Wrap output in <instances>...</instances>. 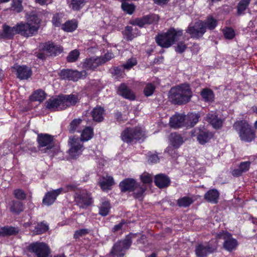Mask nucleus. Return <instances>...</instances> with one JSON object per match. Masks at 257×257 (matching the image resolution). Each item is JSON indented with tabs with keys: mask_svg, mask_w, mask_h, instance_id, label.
Masks as SVG:
<instances>
[{
	"mask_svg": "<svg viewBox=\"0 0 257 257\" xmlns=\"http://www.w3.org/2000/svg\"><path fill=\"white\" fill-rule=\"evenodd\" d=\"M40 20L35 15L30 16L26 23H20L16 25L18 34L30 37L36 34L40 28Z\"/></svg>",
	"mask_w": 257,
	"mask_h": 257,
	"instance_id": "3",
	"label": "nucleus"
},
{
	"mask_svg": "<svg viewBox=\"0 0 257 257\" xmlns=\"http://www.w3.org/2000/svg\"><path fill=\"white\" fill-rule=\"evenodd\" d=\"M101 65L100 57L99 56H93L84 60L82 63V67L85 70H94Z\"/></svg>",
	"mask_w": 257,
	"mask_h": 257,
	"instance_id": "20",
	"label": "nucleus"
},
{
	"mask_svg": "<svg viewBox=\"0 0 257 257\" xmlns=\"http://www.w3.org/2000/svg\"><path fill=\"white\" fill-rule=\"evenodd\" d=\"M40 150L44 153L54 155L58 150L54 137L48 134H40L37 139Z\"/></svg>",
	"mask_w": 257,
	"mask_h": 257,
	"instance_id": "6",
	"label": "nucleus"
},
{
	"mask_svg": "<svg viewBox=\"0 0 257 257\" xmlns=\"http://www.w3.org/2000/svg\"><path fill=\"white\" fill-rule=\"evenodd\" d=\"M137 64V61L136 58L129 59L122 66L125 69H130L134 66Z\"/></svg>",
	"mask_w": 257,
	"mask_h": 257,
	"instance_id": "53",
	"label": "nucleus"
},
{
	"mask_svg": "<svg viewBox=\"0 0 257 257\" xmlns=\"http://www.w3.org/2000/svg\"><path fill=\"white\" fill-rule=\"evenodd\" d=\"M88 232V230L86 229H81L79 230H77L75 232L74 237L75 238H79L80 236H82L83 235H85L86 233H87Z\"/></svg>",
	"mask_w": 257,
	"mask_h": 257,
	"instance_id": "60",
	"label": "nucleus"
},
{
	"mask_svg": "<svg viewBox=\"0 0 257 257\" xmlns=\"http://www.w3.org/2000/svg\"><path fill=\"white\" fill-rule=\"evenodd\" d=\"M219 197V193L215 189L209 190L204 195V199L212 203H216Z\"/></svg>",
	"mask_w": 257,
	"mask_h": 257,
	"instance_id": "32",
	"label": "nucleus"
},
{
	"mask_svg": "<svg viewBox=\"0 0 257 257\" xmlns=\"http://www.w3.org/2000/svg\"><path fill=\"white\" fill-rule=\"evenodd\" d=\"M223 34L226 39H232L235 36L234 30L230 28H226L223 30Z\"/></svg>",
	"mask_w": 257,
	"mask_h": 257,
	"instance_id": "52",
	"label": "nucleus"
},
{
	"mask_svg": "<svg viewBox=\"0 0 257 257\" xmlns=\"http://www.w3.org/2000/svg\"><path fill=\"white\" fill-rule=\"evenodd\" d=\"M186 49V46L183 42H180L178 44L176 48V51L178 53L183 52Z\"/></svg>",
	"mask_w": 257,
	"mask_h": 257,
	"instance_id": "62",
	"label": "nucleus"
},
{
	"mask_svg": "<svg viewBox=\"0 0 257 257\" xmlns=\"http://www.w3.org/2000/svg\"><path fill=\"white\" fill-rule=\"evenodd\" d=\"M24 209V207L22 203L20 201L14 202L13 205L11 207V211L19 213L22 211Z\"/></svg>",
	"mask_w": 257,
	"mask_h": 257,
	"instance_id": "47",
	"label": "nucleus"
},
{
	"mask_svg": "<svg viewBox=\"0 0 257 257\" xmlns=\"http://www.w3.org/2000/svg\"><path fill=\"white\" fill-rule=\"evenodd\" d=\"M63 15L62 14H57L55 15L52 20L53 25L55 27H59L63 22Z\"/></svg>",
	"mask_w": 257,
	"mask_h": 257,
	"instance_id": "50",
	"label": "nucleus"
},
{
	"mask_svg": "<svg viewBox=\"0 0 257 257\" xmlns=\"http://www.w3.org/2000/svg\"><path fill=\"white\" fill-rule=\"evenodd\" d=\"M40 47L43 50V53H40L37 54V57L39 59H44L45 58V55L56 56L60 54L63 51L62 48L58 45H54L53 43L47 42L41 44Z\"/></svg>",
	"mask_w": 257,
	"mask_h": 257,
	"instance_id": "10",
	"label": "nucleus"
},
{
	"mask_svg": "<svg viewBox=\"0 0 257 257\" xmlns=\"http://www.w3.org/2000/svg\"><path fill=\"white\" fill-rule=\"evenodd\" d=\"M16 34H18L16 26L12 28L8 26L4 25L3 26V33L0 34V39H10Z\"/></svg>",
	"mask_w": 257,
	"mask_h": 257,
	"instance_id": "31",
	"label": "nucleus"
},
{
	"mask_svg": "<svg viewBox=\"0 0 257 257\" xmlns=\"http://www.w3.org/2000/svg\"><path fill=\"white\" fill-rule=\"evenodd\" d=\"M158 20L159 17L157 15H148L142 18L137 19L133 20L131 22V24L135 26H138L140 27H143L145 25L157 22Z\"/></svg>",
	"mask_w": 257,
	"mask_h": 257,
	"instance_id": "19",
	"label": "nucleus"
},
{
	"mask_svg": "<svg viewBox=\"0 0 257 257\" xmlns=\"http://www.w3.org/2000/svg\"><path fill=\"white\" fill-rule=\"evenodd\" d=\"M29 249L35 253L36 257H51L48 246L42 242H36L29 245Z\"/></svg>",
	"mask_w": 257,
	"mask_h": 257,
	"instance_id": "11",
	"label": "nucleus"
},
{
	"mask_svg": "<svg viewBox=\"0 0 257 257\" xmlns=\"http://www.w3.org/2000/svg\"><path fill=\"white\" fill-rule=\"evenodd\" d=\"M77 24L75 20L68 21L62 25V29L65 32H71L76 29Z\"/></svg>",
	"mask_w": 257,
	"mask_h": 257,
	"instance_id": "37",
	"label": "nucleus"
},
{
	"mask_svg": "<svg viewBox=\"0 0 257 257\" xmlns=\"http://www.w3.org/2000/svg\"><path fill=\"white\" fill-rule=\"evenodd\" d=\"M199 117V115L197 113H190L187 115H184L185 126L187 127H193L198 121Z\"/></svg>",
	"mask_w": 257,
	"mask_h": 257,
	"instance_id": "30",
	"label": "nucleus"
},
{
	"mask_svg": "<svg viewBox=\"0 0 257 257\" xmlns=\"http://www.w3.org/2000/svg\"><path fill=\"white\" fill-rule=\"evenodd\" d=\"M170 145L175 149L179 148L184 143V140L181 136L177 133H172L170 136Z\"/></svg>",
	"mask_w": 257,
	"mask_h": 257,
	"instance_id": "28",
	"label": "nucleus"
},
{
	"mask_svg": "<svg viewBox=\"0 0 257 257\" xmlns=\"http://www.w3.org/2000/svg\"><path fill=\"white\" fill-rule=\"evenodd\" d=\"M216 249V246H213L210 243L198 244L196 248V254L198 257H205L207 254L213 252Z\"/></svg>",
	"mask_w": 257,
	"mask_h": 257,
	"instance_id": "18",
	"label": "nucleus"
},
{
	"mask_svg": "<svg viewBox=\"0 0 257 257\" xmlns=\"http://www.w3.org/2000/svg\"><path fill=\"white\" fill-rule=\"evenodd\" d=\"M177 149L171 145L166 149V152L172 158H176L177 156Z\"/></svg>",
	"mask_w": 257,
	"mask_h": 257,
	"instance_id": "58",
	"label": "nucleus"
},
{
	"mask_svg": "<svg viewBox=\"0 0 257 257\" xmlns=\"http://www.w3.org/2000/svg\"><path fill=\"white\" fill-rule=\"evenodd\" d=\"M155 87L154 85L152 84H148L145 88L144 89V93L146 96H149L153 94Z\"/></svg>",
	"mask_w": 257,
	"mask_h": 257,
	"instance_id": "55",
	"label": "nucleus"
},
{
	"mask_svg": "<svg viewBox=\"0 0 257 257\" xmlns=\"http://www.w3.org/2000/svg\"><path fill=\"white\" fill-rule=\"evenodd\" d=\"M233 127L241 141L250 142L255 138L254 131L246 121H237L234 123Z\"/></svg>",
	"mask_w": 257,
	"mask_h": 257,
	"instance_id": "5",
	"label": "nucleus"
},
{
	"mask_svg": "<svg viewBox=\"0 0 257 257\" xmlns=\"http://www.w3.org/2000/svg\"><path fill=\"white\" fill-rule=\"evenodd\" d=\"M12 9L17 13L21 12L23 10L22 2L20 0H13L12 3Z\"/></svg>",
	"mask_w": 257,
	"mask_h": 257,
	"instance_id": "51",
	"label": "nucleus"
},
{
	"mask_svg": "<svg viewBox=\"0 0 257 257\" xmlns=\"http://www.w3.org/2000/svg\"><path fill=\"white\" fill-rule=\"evenodd\" d=\"M216 236L218 239L224 240L223 247L226 250L231 252L236 248L238 242L236 239L232 237L230 233L222 231L217 233Z\"/></svg>",
	"mask_w": 257,
	"mask_h": 257,
	"instance_id": "9",
	"label": "nucleus"
},
{
	"mask_svg": "<svg viewBox=\"0 0 257 257\" xmlns=\"http://www.w3.org/2000/svg\"><path fill=\"white\" fill-rule=\"evenodd\" d=\"M131 238V235H127L123 240L115 243L111 251V254L118 257L123 256L132 244Z\"/></svg>",
	"mask_w": 257,
	"mask_h": 257,
	"instance_id": "8",
	"label": "nucleus"
},
{
	"mask_svg": "<svg viewBox=\"0 0 257 257\" xmlns=\"http://www.w3.org/2000/svg\"><path fill=\"white\" fill-rule=\"evenodd\" d=\"M68 143L70 146L69 154L72 158H76L81 154L83 151V145L79 138H70Z\"/></svg>",
	"mask_w": 257,
	"mask_h": 257,
	"instance_id": "12",
	"label": "nucleus"
},
{
	"mask_svg": "<svg viewBox=\"0 0 257 257\" xmlns=\"http://www.w3.org/2000/svg\"><path fill=\"white\" fill-rule=\"evenodd\" d=\"M206 119L215 128H219L222 126V120L217 117L215 112L208 113Z\"/></svg>",
	"mask_w": 257,
	"mask_h": 257,
	"instance_id": "25",
	"label": "nucleus"
},
{
	"mask_svg": "<svg viewBox=\"0 0 257 257\" xmlns=\"http://www.w3.org/2000/svg\"><path fill=\"white\" fill-rule=\"evenodd\" d=\"M45 98V93L42 90H37L34 92L32 96V100L33 101H42Z\"/></svg>",
	"mask_w": 257,
	"mask_h": 257,
	"instance_id": "42",
	"label": "nucleus"
},
{
	"mask_svg": "<svg viewBox=\"0 0 257 257\" xmlns=\"http://www.w3.org/2000/svg\"><path fill=\"white\" fill-rule=\"evenodd\" d=\"M192 96V92L189 86L186 84L171 89L169 98L174 103L182 104L188 102Z\"/></svg>",
	"mask_w": 257,
	"mask_h": 257,
	"instance_id": "2",
	"label": "nucleus"
},
{
	"mask_svg": "<svg viewBox=\"0 0 257 257\" xmlns=\"http://www.w3.org/2000/svg\"><path fill=\"white\" fill-rule=\"evenodd\" d=\"M250 0H241L239 3L237 8V12L239 15H241L248 7Z\"/></svg>",
	"mask_w": 257,
	"mask_h": 257,
	"instance_id": "45",
	"label": "nucleus"
},
{
	"mask_svg": "<svg viewBox=\"0 0 257 257\" xmlns=\"http://www.w3.org/2000/svg\"><path fill=\"white\" fill-rule=\"evenodd\" d=\"M170 125L171 127L177 128L185 126V117L184 114H176L170 118Z\"/></svg>",
	"mask_w": 257,
	"mask_h": 257,
	"instance_id": "21",
	"label": "nucleus"
},
{
	"mask_svg": "<svg viewBox=\"0 0 257 257\" xmlns=\"http://www.w3.org/2000/svg\"><path fill=\"white\" fill-rule=\"evenodd\" d=\"M93 135V130L90 127H86L84 128L81 135V141H87L91 139Z\"/></svg>",
	"mask_w": 257,
	"mask_h": 257,
	"instance_id": "38",
	"label": "nucleus"
},
{
	"mask_svg": "<svg viewBox=\"0 0 257 257\" xmlns=\"http://www.w3.org/2000/svg\"><path fill=\"white\" fill-rule=\"evenodd\" d=\"M144 135V132L141 127L127 128L122 133L121 137L123 142L128 143L142 139Z\"/></svg>",
	"mask_w": 257,
	"mask_h": 257,
	"instance_id": "7",
	"label": "nucleus"
},
{
	"mask_svg": "<svg viewBox=\"0 0 257 257\" xmlns=\"http://www.w3.org/2000/svg\"><path fill=\"white\" fill-rule=\"evenodd\" d=\"M194 202L192 197L185 196L177 200V204L180 207H187L190 206Z\"/></svg>",
	"mask_w": 257,
	"mask_h": 257,
	"instance_id": "39",
	"label": "nucleus"
},
{
	"mask_svg": "<svg viewBox=\"0 0 257 257\" xmlns=\"http://www.w3.org/2000/svg\"><path fill=\"white\" fill-rule=\"evenodd\" d=\"M121 8L124 12L129 15H131L135 11V6L132 4H129L126 2H122L121 3Z\"/></svg>",
	"mask_w": 257,
	"mask_h": 257,
	"instance_id": "43",
	"label": "nucleus"
},
{
	"mask_svg": "<svg viewBox=\"0 0 257 257\" xmlns=\"http://www.w3.org/2000/svg\"><path fill=\"white\" fill-rule=\"evenodd\" d=\"M192 137H196L199 143L204 145L212 138L213 134L205 128H196L192 133Z\"/></svg>",
	"mask_w": 257,
	"mask_h": 257,
	"instance_id": "13",
	"label": "nucleus"
},
{
	"mask_svg": "<svg viewBox=\"0 0 257 257\" xmlns=\"http://www.w3.org/2000/svg\"><path fill=\"white\" fill-rule=\"evenodd\" d=\"M217 23V21L210 16L207 18L205 22H204V24L206 28L213 30L216 27Z\"/></svg>",
	"mask_w": 257,
	"mask_h": 257,
	"instance_id": "44",
	"label": "nucleus"
},
{
	"mask_svg": "<svg viewBox=\"0 0 257 257\" xmlns=\"http://www.w3.org/2000/svg\"><path fill=\"white\" fill-rule=\"evenodd\" d=\"M51 0H36L37 3L41 5H47L50 3Z\"/></svg>",
	"mask_w": 257,
	"mask_h": 257,
	"instance_id": "64",
	"label": "nucleus"
},
{
	"mask_svg": "<svg viewBox=\"0 0 257 257\" xmlns=\"http://www.w3.org/2000/svg\"><path fill=\"white\" fill-rule=\"evenodd\" d=\"M91 114L94 121L101 122L104 119V110L101 106H96L91 111Z\"/></svg>",
	"mask_w": 257,
	"mask_h": 257,
	"instance_id": "26",
	"label": "nucleus"
},
{
	"mask_svg": "<svg viewBox=\"0 0 257 257\" xmlns=\"http://www.w3.org/2000/svg\"><path fill=\"white\" fill-rule=\"evenodd\" d=\"M67 188L68 189L66 190H64L63 188H60L48 192L46 194L43 199V203L48 206L51 205L55 202L57 197L62 192H66L70 190H72L73 189L74 187L72 185H69L67 186Z\"/></svg>",
	"mask_w": 257,
	"mask_h": 257,
	"instance_id": "15",
	"label": "nucleus"
},
{
	"mask_svg": "<svg viewBox=\"0 0 257 257\" xmlns=\"http://www.w3.org/2000/svg\"><path fill=\"white\" fill-rule=\"evenodd\" d=\"M18 232V229L11 226H4L0 228V236L15 234Z\"/></svg>",
	"mask_w": 257,
	"mask_h": 257,
	"instance_id": "36",
	"label": "nucleus"
},
{
	"mask_svg": "<svg viewBox=\"0 0 257 257\" xmlns=\"http://www.w3.org/2000/svg\"><path fill=\"white\" fill-rule=\"evenodd\" d=\"M87 75L86 71L79 72L72 70H63L60 73L61 77L63 79L77 81L80 79L84 78Z\"/></svg>",
	"mask_w": 257,
	"mask_h": 257,
	"instance_id": "14",
	"label": "nucleus"
},
{
	"mask_svg": "<svg viewBox=\"0 0 257 257\" xmlns=\"http://www.w3.org/2000/svg\"><path fill=\"white\" fill-rule=\"evenodd\" d=\"M78 97L74 94L62 95L50 99L47 102V108L52 110H60L76 104L79 101Z\"/></svg>",
	"mask_w": 257,
	"mask_h": 257,
	"instance_id": "1",
	"label": "nucleus"
},
{
	"mask_svg": "<svg viewBox=\"0 0 257 257\" xmlns=\"http://www.w3.org/2000/svg\"><path fill=\"white\" fill-rule=\"evenodd\" d=\"M148 161L150 163H157L159 161V158L156 154H149Z\"/></svg>",
	"mask_w": 257,
	"mask_h": 257,
	"instance_id": "61",
	"label": "nucleus"
},
{
	"mask_svg": "<svg viewBox=\"0 0 257 257\" xmlns=\"http://www.w3.org/2000/svg\"><path fill=\"white\" fill-rule=\"evenodd\" d=\"M110 209V205L109 201L102 199L99 206V214L101 216H106L108 214Z\"/></svg>",
	"mask_w": 257,
	"mask_h": 257,
	"instance_id": "34",
	"label": "nucleus"
},
{
	"mask_svg": "<svg viewBox=\"0 0 257 257\" xmlns=\"http://www.w3.org/2000/svg\"><path fill=\"white\" fill-rule=\"evenodd\" d=\"M114 182L112 177L106 176L102 178L99 181V185L103 191H106L113 184Z\"/></svg>",
	"mask_w": 257,
	"mask_h": 257,
	"instance_id": "33",
	"label": "nucleus"
},
{
	"mask_svg": "<svg viewBox=\"0 0 257 257\" xmlns=\"http://www.w3.org/2000/svg\"><path fill=\"white\" fill-rule=\"evenodd\" d=\"M169 178L163 174H159L155 177V183L158 187L164 188L167 187L170 184Z\"/></svg>",
	"mask_w": 257,
	"mask_h": 257,
	"instance_id": "29",
	"label": "nucleus"
},
{
	"mask_svg": "<svg viewBox=\"0 0 257 257\" xmlns=\"http://www.w3.org/2000/svg\"><path fill=\"white\" fill-rule=\"evenodd\" d=\"M14 68L17 70V76L20 79H27L31 75V70L27 66H16Z\"/></svg>",
	"mask_w": 257,
	"mask_h": 257,
	"instance_id": "22",
	"label": "nucleus"
},
{
	"mask_svg": "<svg viewBox=\"0 0 257 257\" xmlns=\"http://www.w3.org/2000/svg\"><path fill=\"white\" fill-rule=\"evenodd\" d=\"M117 93L123 97L130 100H134L135 95L134 92L130 90L124 84H121L117 89Z\"/></svg>",
	"mask_w": 257,
	"mask_h": 257,
	"instance_id": "23",
	"label": "nucleus"
},
{
	"mask_svg": "<svg viewBox=\"0 0 257 257\" xmlns=\"http://www.w3.org/2000/svg\"><path fill=\"white\" fill-rule=\"evenodd\" d=\"M133 30V28L131 26H127L125 28L124 35H125L126 39L127 40L131 41L134 38V36L132 35Z\"/></svg>",
	"mask_w": 257,
	"mask_h": 257,
	"instance_id": "57",
	"label": "nucleus"
},
{
	"mask_svg": "<svg viewBox=\"0 0 257 257\" xmlns=\"http://www.w3.org/2000/svg\"><path fill=\"white\" fill-rule=\"evenodd\" d=\"M182 34V30L171 28L166 33L159 35L156 38V42L161 47L168 48L180 40Z\"/></svg>",
	"mask_w": 257,
	"mask_h": 257,
	"instance_id": "4",
	"label": "nucleus"
},
{
	"mask_svg": "<svg viewBox=\"0 0 257 257\" xmlns=\"http://www.w3.org/2000/svg\"><path fill=\"white\" fill-rule=\"evenodd\" d=\"M49 229L48 225L44 222L38 223L33 230L35 234H39L47 231Z\"/></svg>",
	"mask_w": 257,
	"mask_h": 257,
	"instance_id": "41",
	"label": "nucleus"
},
{
	"mask_svg": "<svg viewBox=\"0 0 257 257\" xmlns=\"http://www.w3.org/2000/svg\"><path fill=\"white\" fill-rule=\"evenodd\" d=\"M138 183L132 178H127L121 181L119 186L122 191H132Z\"/></svg>",
	"mask_w": 257,
	"mask_h": 257,
	"instance_id": "24",
	"label": "nucleus"
},
{
	"mask_svg": "<svg viewBox=\"0 0 257 257\" xmlns=\"http://www.w3.org/2000/svg\"><path fill=\"white\" fill-rule=\"evenodd\" d=\"M85 3V0H72L71 6L73 10L77 11L82 8Z\"/></svg>",
	"mask_w": 257,
	"mask_h": 257,
	"instance_id": "48",
	"label": "nucleus"
},
{
	"mask_svg": "<svg viewBox=\"0 0 257 257\" xmlns=\"http://www.w3.org/2000/svg\"><path fill=\"white\" fill-rule=\"evenodd\" d=\"M169 1V0H154L155 3L159 5L166 4Z\"/></svg>",
	"mask_w": 257,
	"mask_h": 257,
	"instance_id": "63",
	"label": "nucleus"
},
{
	"mask_svg": "<svg viewBox=\"0 0 257 257\" xmlns=\"http://www.w3.org/2000/svg\"><path fill=\"white\" fill-rule=\"evenodd\" d=\"M82 120L80 119H75L72 121L69 125V132L71 133H74L76 131L79 132L78 128Z\"/></svg>",
	"mask_w": 257,
	"mask_h": 257,
	"instance_id": "46",
	"label": "nucleus"
},
{
	"mask_svg": "<svg viewBox=\"0 0 257 257\" xmlns=\"http://www.w3.org/2000/svg\"><path fill=\"white\" fill-rule=\"evenodd\" d=\"M186 31L192 38H198L201 37L206 32L204 22L198 21L194 26L189 25Z\"/></svg>",
	"mask_w": 257,
	"mask_h": 257,
	"instance_id": "16",
	"label": "nucleus"
},
{
	"mask_svg": "<svg viewBox=\"0 0 257 257\" xmlns=\"http://www.w3.org/2000/svg\"><path fill=\"white\" fill-rule=\"evenodd\" d=\"M79 52L77 50H74L70 52L67 57V61L69 62H74L76 61L79 56Z\"/></svg>",
	"mask_w": 257,
	"mask_h": 257,
	"instance_id": "49",
	"label": "nucleus"
},
{
	"mask_svg": "<svg viewBox=\"0 0 257 257\" xmlns=\"http://www.w3.org/2000/svg\"><path fill=\"white\" fill-rule=\"evenodd\" d=\"M101 64H103L105 62L109 61L114 57V55L111 53L108 52L103 57H99Z\"/></svg>",
	"mask_w": 257,
	"mask_h": 257,
	"instance_id": "56",
	"label": "nucleus"
},
{
	"mask_svg": "<svg viewBox=\"0 0 257 257\" xmlns=\"http://www.w3.org/2000/svg\"><path fill=\"white\" fill-rule=\"evenodd\" d=\"M140 178L144 185L149 184L152 181V177L151 175L147 173H144L142 175H141Z\"/></svg>",
	"mask_w": 257,
	"mask_h": 257,
	"instance_id": "54",
	"label": "nucleus"
},
{
	"mask_svg": "<svg viewBox=\"0 0 257 257\" xmlns=\"http://www.w3.org/2000/svg\"><path fill=\"white\" fill-rule=\"evenodd\" d=\"M250 161L242 162L240 163L238 168L232 171V174L234 176L238 177L241 176L243 173L248 171L250 166Z\"/></svg>",
	"mask_w": 257,
	"mask_h": 257,
	"instance_id": "27",
	"label": "nucleus"
},
{
	"mask_svg": "<svg viewBox=\"0 0 257 257\" xmlns=\"http://www.w3.org/2000/svg\"><path fill=\"white\" fill-rule=\"evenodd\" d=\"M75 201L81 208H85L92 203L90 194L85 190L80 191L76 193Z\"/></svg>",
	"mask_w": 257,
	"mask_h": 257,
	"instance_id": "17",
	"label": "nucleus"
},
{
	"mask_svg": "<svg viewBox=\"0 0 257 257\" xmlns=\"http://www.w3.org/2000/svg\"><path fill=\"white\" fill-rule=\"evenodd\" d=\"M136 186L132 192H133L134 195L136 198L142 199L144 196L146 187L145 185H141L139 183Z\"/></svg>",
	"mask_w": 257,
	"mask_h": 257,
	"instance_id": "35",
	"label": "nucleus"
},
{
	"mask_svg": "<svg viewBox=\"0 0 257 257\" xmlns=\"http://www.w3.org/2000/svg\"><path fill=\"white\" fill-rule=\"evenodd\" d=\"M15 196L18 199L23 200L26 198L25 192L21 189H17L14 191Z\"/></svg>",
	"mask_w": 257,
	"mask_h": 257,
	"instance_id": "59",
	"label": "nucleus"
},
{
	"mask_svg": "<svg viewBox=\"0 0 257 257\" xmlns=\"http://www.w3.org/2000/svg\"><path fill=\"white\" fill-rule=\"evenodd\" d=\"M201 95L205 101L210 102L213 100L214 94L210 89H203L201 92Z\"/></svg>",
	"mask_w": 257,
	"mask_h": 257,
	"instance_id": "40",
	"label": "nucleus"
}]
</instances>
